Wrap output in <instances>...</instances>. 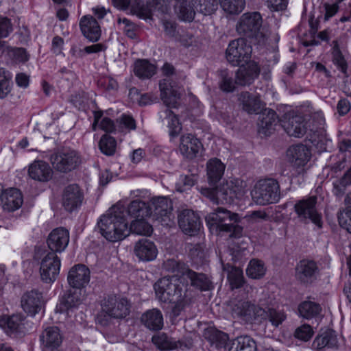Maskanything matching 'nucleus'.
<instances>
[{
	"mask_svg": "<svg viewBox=\"0 0 351 351\" xmlns=\"http://www.w3.org/2000/svg\"><path fill=\"white\" fill-rule=\"evenodd\" d=\"M195 296V293L193 290H186L183 297L180 300H176V304L172 309V314L174 317H178L181 314L186 306H189L192 302Z\"/></svg>",
	"mask_w": 351,
	"mask_h": 351,
	"instance_id": "8fccbe9b",
	"label": "nucleus"
},
{
	"mask_svg": "<svg viewBox=\"0 0 351 351\" xmlns=\"http://www.w3.org/2000/svg\"><path fill=\"white\" fill-rule=\"evenodd\" d=\"M40 341L44 351H53L62 342V335L57 326L47 327L40 335Z\"/></svg>",
	"mask_w": 351,
	"mask_h": 351,
	"instance_id": "5701e85b",
	"label": "nucleus"
},
{
	"mask_svg": "<svg viewBox=\"0 0 351 351\" xmlns=\"http://www.w3.org/2000/svg\"><path fill=\"white\" fill-rule=\"evenodd\" d=\"M60 258L54 252H48L42 259L40 267L41 280L45 283L53 282L60 273Z\"/></svg>",
	"mask_w": 351,
	"mask_h": 351,
	"instance_id": "f8f14e48",
	"label": "nucleus"
},
{
	"mask_svg": "<svg viewBox=\"0 0 351 351\" xmlns=\"http://www.w3.org/2000/svg\"><path fill=\"white\" fill-rule=\"evenodd\" d=\"M282 127L290 136L302 137L306 132V126L303 117L293 112L285 114L280 120Z\"/></svg>",
	"mask_w": 351,
	"mask_h": 351,
	"instance_id": "2eb2a0df",
	"label": "nucleus"
},
{
	"mask_svg": "<svg viewBox=\"0 0 351 351\" xmlns=\"http://www.w3.org/2000/svg\"><path fill=\"white\" fill-rule=\"evenodd\" d=\"M258 309H261V307L250 302L239 300L232 306V313L234 317H238L246 323H252L259 320Z\"/></svg>",
	"mask_w": 351,
	"mask_h": 351,
	"instance_id": "a211bd4d",
	"label": "nucleus"
},
{
	"mask_svg": "<svg viewBox=\"0 0 351 351\" xmlns=\"http://www.w3.org/2000/svg\"><path fill=\"white\" fill-rule=\"evenodd\" d=\"M163 265L166 271L176 273L178 275L181 274L182 279L185 278V272L189 269L186 267V265L183 262L176 261L173 258L167 260Z\"/></svg>",
	"mask_w": 351,
	"mask_h": 351,
	"instance_id": "13d9d810",
	"label": "nucleus"
},
{
	"mask_svg": "<svg viewBox=\"0 0 351 351\" xmlns=\"http://www.w3.org/2000/svg\"><path fill=\"white\" fill-rule=\"evenodd\" d=\"M252 197L256 204L266 205L278 201L280 198V186L274 179L259 180L252 191Z\"/></svg>",
	"mask_w": 351,
	"mask_h": 351,
	"instance_id": "39448f33",
	"label": "nucleus"
},
{
	"mask_svg": "<svg viewBox=\"0 0 351 351\" xmlns=\"http://www.w3.org/2000/svg\"><path fill=\"white\" fill-rule=\"evenodd\" d=\"M25 317L21 314H14L0 319V326L5 332L12 335L21 332V326Z\"/></svg>",
	"mask_w": 351,
	"mask_h": 351,
	"instance_id": "f704fd0d",
	"label": "nucleus"
},
{
	"mask_svg": "<svg viewBox=\"0 0 351 351\" xmlns=\"http://www.w3.org/2000/svg\"><path fill=\"white\" fill-rule=\"evenodd\" d=\"M266 272V267L264 263L258 259H252L246 269L247 276L252 279L262 278Z\"/></svg>",
	"mask_w": 351,
	"mask_h": 351,
	"instance_id": "49530a36",
	"label": "nucleus"
},
{
	"mask_svg": "<svg viewBox=\"0 0 351 351\" xmlns=\"http://www.w3.org/2000/svg\"><path fill=\"white\" fill-rule=\"evenodd\" d=\"M13 31L11 20L0 15V39L7 38Z\"/></svg>",
	"mask_w": 351,
	"mask_h": 351,
	"instance_id": "e2e57ef3",
	"label": "nucleus"
},
{
	"mask_svg": "<svg viewBox=\"0 0 351 351\" xmlns=\"http://www.w3.org/2000/svg\"><path fill=\"white\" fill-rule=\"evenodd\" d=\"M151 217L156 221L161 223L162 226H170L174 216L172 213L173 204L170 199L167 197H154L149 202Z\"/></svg>",
	"mask_w": 351,
	"mask_h": 351,
	"instance_id": "1a4fd4ad",
	"label": "nucleus"
},
{
	"mask_svg": "<svg viewBox=\"0 0 351 351\" xmlns=\"http://www.w3.org/2000/svg\"><path fill=\"white\" fill-rule=\"evenodd\" d=\"M317 197L311 196L298 201L294 206V210L302 221L311 220L318 228L322 227V216L316 208Z\"/></svg>",
	"mask_w": 351,
	"mask_h": 351,
	"instance_id": "9d476101",
	"label": "nucleus"
},
{
	"mask_svg": "<svg viewBox=\"0 0 351 351\" xmlns=\"http://www.w3.org/2000/svg\"><path fill=\"white\" fill-rule=\"evenodd\" d=\"M50 160L55 169L66 173L76 169L80 164L78 154L69 148H63L53 153Z\"/></svg>",
	"mask_w": 351,
	"mask_h": 351,
	"instance_id": "6e6552de",
	"label": "nucleus"
},
{
	"mask_svg": "<svg viewBox=\"0 0 351 351\" xmlns=\"http://www.w3.org/2000/svg\"><path fill=\"white\" fill-rule=\"evenodd\" d=\"M229 351H257V346L250 336H240L232 341Z\"/></svg>",
	"mask_w": 351,
	"mask_h": 351,
	"instance_id": "a19ab883",
	"label": "nucleus"
},
{
	"mask_svg": "<svg viewBox=\"0 0 351 351\" xmlns=\"http://www.w3.org/2000/svg\"><path fill=\"white\" fill-rule=\"evenodd\" d=\"M67 281L71 288L82 290L90 281L89 269L82 264L74 265L68 273Z\"/></svg>",
	"mask_w": 351,
	"mask_h": 351,
	"instance_id": "6ab92c4d",
	"label": "nucleus"
},
{
	"mask_svg": "<svg viewBox=\"0 0 351 351\" xmlns=\"http://www.w3.org/2000/svg\"><path fill=\"white\" fill-rule=\"evenodd\" d=\"M117 123H119L120 127L123 126L129 130H134L136 128L135 120L129 115L123 114L119 119H117Z\"/></svg>",
	"mask_w": 351,
	"mask_h": 351,
	"instance_id": "69168bd1",
	"label": "nucleus"
},
{
	"mask_svg": "<svg viewBox=\"0 0 351 351\" xmlns=\"http://www.w3.org/2000/svg\"><path fill=\"white\" fill-rule=\"evenodd\" d=\"M131 304L125 298L108 295L101 303L102 311L113 318H125L130 314Z\"/></svg>",
	"mask_w": 351,
	"mask_h": 351,
	"instance_id": "9b49d317",
	"label": "nucleus"
},
{
	"mask_svg": "<svg viewBox=\"0 0 351 351\" xmlns=\"http://www.w3.org/2000/svg\"><path fill=\"white\" fill-rule=\"evenodd\" d=\"M83 300L82 290L71 288L61 297L60 303L56 306V311L62 313L76 308Z\"/></svg>",
	"mask_w": 351,
	"mask_h": 351,
	"instance_id": "4be33fe9",
	"label": "nucleus"
},
{
	"mask_svg": "<svg viewBox=\"0 0 351 351\" xmlns=\"http://www.w3.org/2000/svg\"><path fill=\"white\" fill-rule=\"evenodd\" d=\"M11 51L13 53L15 60L19 62H25L29 58V55L27 52L26 49L22 47L20 48H12Z\"/></svg>",
	"mask_w": 351,
	"mask_h": 351,
	"instance_id": "338daca9",
	"label": "nucleus"
},
{
	"mask_svg": "<svg viewBox=\"0 0 351 351\" xmlns=\"http://www.w3.org/2000/svg\"><path fill=\"white\" fill-rule=\"evenodd\" d=\"M222 9L230 14H238L245 5V0H219Z\"/></svg>",
	"mask_w": 351,
	"mask_h": 351,
	"instance_id": "5fc2aeb1",
	"label": "nucleus"
},
{
	"mask_svg": "<svg viewBox=\"0 0 351 351\" xmlns=\"http://www.w3.org/2000/svg\"><path fill=\"white\" fill-rule=\"evenodd\" d=\"M163 116H165V119H167L168 125L170 128V135L171 136H177L181 130L180 123L177 116L168 108L165 109L162 112V114L160 115L161 117Z\"/></svg>",
	"mask_w": 351,
	"mask_h": 351,
	"instance_id": "4d7b16f0",
	"label": "nucleus"
},
{
	"mask_svg": "<svg viewBox=\"0 0 351 351\" xmlns=\"http://www.w3.org/2000/svg\"><path fill=\"white\" fill-rule=\"evenodd\" d=\"M225 165L218 158H212L207 162V176L210 185L219 182L224 173Z\"/></svg>",
	"mask_w": 351,
	"mask_h": 351,
	"instance_id": "c9c22d12",
	"label": "nucleus"
},
{
	"mask_svg": "<svg viewBox=\"0 0 351 351\" xmlns=\"http://www.w3.org/2000/svg\"><path fill=\"white\" fill-rule=\"evenodd\" d=\"M332 61L333 63L338 66L342 73L346 75L347 74L348 64L338 46H335L333 48Z\"/></svg>",
	"mask_w": 351,
	"mask_h": 351,
	"instance_id": "052dcab7",
	"label": "nucleus"
},
{
	"mask_svg": "<svg viewBox=\"0 0 351 351\" xmlns=\"http://www.w3.org/2000/svg\"><path fill=\"white\" fill-rule=\"evenodd\" d=\"M141 322L150 330H159L163 326V316L159 309L152 308L143 313Z\"/></svg>",
	"mask_w": 351,
	"mask_h": 351,
	"instance_id": "2f4dec72",
	"label": "nucleus"
},
{
	"mask_svg": "<svg viewBox=\"0 0 351 351\" xmlns=\"http://www.w3.org/2000/svg\"><path fill=\"white\" fill-rule=\"evenodd\" d=\"M23 202V196L20 191L16 188H10L4 189L2 203L0 206L5 210L14 211L21 206Z\"/></svg>",
	"mask_w": 351,
	"mask_h": 351,
	"instance_id": "c756f323",
	"label": "nucleus"
},
{
	"mask_svg": "<svg viewBox=\"0 0 351 351\" xmlns=\"http://www.w3.org/2000/svg\"><path fill=\"white\" fill-rule=\"evenodd\" d=\"M69 242V230L62 227L53 230L47 239L48 247L51 250L50 252H54L55 254L63 252L67 247Z\"/></svg>",
	"mask_w": 351,
	"mask_h": 351,
	"instance_id": "412c9836",
	"label": "nucleus"
},
{
	"mask_svg": "<svg viewBox=\"0 0 351 351\" xmlns=\"http://www.w3.org/2000/svg\"><path fill=\"white\" fill-rule=\"evenodd\" d=\"M239 100L243 106V109L249 114H258L261 110L262 105L258 97L252 95L249 92L241 93Z\"/></svg>",
	"mask_w": 351,
	"mask_h": 351,
	"instance_id": "4c0bfd02",
	"label": "nucleus"
},
{
	"mask_svg": "<svg viewBox=\"0 0 351 351\" xmlns=\"http://www.w3.org/2000/svg\"><path fill=\"white\" fill-rule=\"evenodd\" d=\"M319 274V267L314 261L302 260L295 267V277L303 284H311L317 279Z\"/></svg>",
	"mask_w": 351,
	"mask_h": 351,
	"instance_id": "f3484780",
	"label": "nucleus"
},
{
	"mask_svg": "<svg viewBox=\"0 0 351 351\" xmlns=\"http://www.w3.org/2000/svg\"><path fill=\"white\" fill-rule=\"evenodd\" d=\"M261 25L262 17L258 12H247L240 18L237 25V31L241 36L260 43L264 37L260 31Z\"/></svg>",
	"mask_w": 351,
	"mask_h": 351,
	"instance_id": "423d86ee",
	"label": "nucleus"
},
{
	"mask_svg": "<svg viewBox=\"0 0 351 351\" xmlns=\"http://www.w3.org/2000/svg\"><path fill=\"white\" fill-rule=\"evenodd\" d=\"M183 280L189 281L191 286L203 291H208L213 288L210 280L203 273H197L191 269L185 272V278Z\"/></svg>",
	"mask_w": 351,
	"mask_h": 351,
	"instance_id": "473e14b6",
	"label": "nucleus"
},
{
	"mask_svg": "<svg viewBox=\"0 0 351 351\" xmlns=\"http://www.w3.org/2000/svg\"><path fill=\"white\" fill-rule=\"evenodd\" d=\"M158 299L162 302H172L183 297L186 290H192L189 285L176 277L162 278L154 285Z\"/></svg>",
	"mask_w": 351,
	"mask_h": 351,
	"instance_id": "7ed1b4c3",
	"label": "nucleus"
},
{
	"mask_svg": "<svg viewBox=\"0 0 351 351\" xmlns=\"http://www.w3.org/2000/svg\"><path fill=\"white\" fill-rule=\"evenodd\" d=\"M80 30L88 40L97 42L101 36V28L97 20L90 15L83 16L79 23Z\"/></svg>",
	"mask_w": 351,
	"mask_h": 351,
	"instance_id": "a878e982",
	"label": "nucleus"
},
{
	"mask_svg": "<svg viewBox=\"0 0 351 351\" xmlns=\"http://www.w3.org/2000/svg\"><path fill=\"white\" fill-rule=\"evenodd\" d=\"M202 149V143L192 134H188L180 138V150L186 158H196Z\"/></svg>",
	"mask_w": 351,
	"mask_h": 351,
	"instance_id": "bb28decb",
	"label": "nucleus"
},
{
	"mask_svg": "<svg viewBox=\"0 0 351 351\" xmlns=\"http://www.w3.org/2000/svg\"><path fill=\"white\" fill-rule=\"evenodd\" d=\"M45 303L43 293L37 289L26 291L21 300L22 308L31 316H35L38 313L44 308Z\"/></svg>",
	"mask_w": 351,
	"mask_h": 351,
	"instance_id": "4468645a",
	"label": "nucleus"
},
{
	"mask_svg": "<svg viewBox=\"0 0 351 351\" xmlns=\"http://www.w3.org/2000/svg\"><path fill=\"white\" fill-rule=\"evenodd\" d=\"M313 335V328L308 324L302 325L301 326L297 328L294 332V336L295 338L304 341H308L309 339H311Z\"/></svg>",
	"mask_w": 351,
	"mask_h": 351,
	"instance_id": "680f3d73",
	"label": "nucleus"
},
{
	"mask_svg": "<svg viewBox=\"0 0 351 351\" xmlns=\"http://www.w3.org/2000/svg\"><path fill=\"white\" fill-rule=\"evenodd\" d=\"M12 75L3 68H0V99H4L11 92Z\"/></svg>",
	"mask_w": 351,
	"mask_h": 351,
	"instance_id": "603ef678",
	"label": "nucleus"
},
{
	"mask_svg": "<svg viewBox=\"0 0 351 351\" xmlns=\"http://www.w3.org/2000/svg\"><path fill=\"white\" fill-rule=\"evenodd\" d=\"M189 255L195 265H201L204 263L206 258L204 246L201 243L187 244Z\"/></svg>",
	"mask_w": 351,
	"mask_h": 351,
	"instance_id": "3c124183",
	"label": "nucleus"
},
{
	"mask_svg": "<svg viewBox=\"0 0 351 351\" xmlns=\"http://www.w3.org/2000/svg\"><path fill=\"white\" fill-rule=\"evenodd\" d=\"M129 233L132 232L139 235H150L153 231V228L144 218L136 219L131 223Z\"/></svg>",
	"mask_w": 351,
	"mask_h": 351,
	"instance_id": "864d4df0",
	"label": "nucleus"
},
{
	"mask_svg": "<svg viewBox=\"0 0 351 351\" xmlns=\"http://www.w3.org/2000/svg\"><path fill=\"white\" fill-rule=\"evenodd\" d=\"M178 221L180 228L186 234L193 236L200 230V218L192 210H182L178 215Z\"/></svg>",
	"mask_w": 351,
	"mask_h": 351,
	"instance_id": "dca6fc26",
	"label": "nucleus"
},
{
	"mask_svg": "<svg viewBox=\"0 0 351 351\" xmlns=\"http://www.w3.org/2000/svg\"><path fill=\"white\" fill-rule=\"evenodd\" d=\"M200 193L209 198L214 204H230L235 199H239L243 196V190L241 186L237 185L233 181H230L219 187H202Z\"/></svg>",
	"mask_w": 351,
	"mask_h": 351,
	"instance_id": "20e7f679",
	"label": "nucleus"
},
{
	"mask_svg": "<svg viewBox=\"0 0 351 351\" xmlns=\"http://www.w3.org/2000/svg\"><path fill=\"white\" fill-rule=\"evenodd\" d=\"M28 173L34 180L47 182L51 178L53 171L48 163L38 160L29 166Z\"/></svg>",
	"mask_w": 351,
	"mask_h": 351,
	"instance_id": "7c9ffc66",
	"label": "nucleus"
},
{
	"mask_svg": "<svg viewBox=\"0 0 351 351\" xmlns=\"http://www.w3.org/2000/svg\"><path fill=\"white\" fill-rule=\"evenodd\" d=\"M97 226L101 235L109 241L115 242L125 238L129 235V230L125 207L112 206L101 217Z\"/></svg>",
	"mask_w": 351,
	"mask_h": 351,
	"instance_id": "f257e3e1",
	"label": "nucleus"
},
{
	"mask_svg": "<svg viewBox=\"0 0 351 351\" xmlns=\"http://www.w3.org/2000/svg\"><path fill=\"white\" fill-rule=\"evenodd\" d=\"M242 64L236 73L237 84L245 86L251 84L259 75L261 69L258 64L252 60Z\"/></svg>",
	"mask_w": 351,
	"mask_h": 351,
	"instance_id": "b1692460",
	"label": "nucleus"
},
{
	"mask_svg": "<svg viewBox=\"0 0 351 351\" xmlns=\"http://www.w3.org/2000/svg\"><path fill=\"white\" fill-rule=\"evenodd\" d=\"M223 269L228 272V279L232 289H238L244 285L245 278L241 268L228 263L226 265H223Z\"/></svg>",
	"mask_w": 351,
	"mask_h": 351,
	"instance_id": "79ce46f5",
	"label": "nucleus"
},
{
	"mask_svg": "<svg viewBox=\"0 0 351 351\" xmlns=\"http://www.w3.org/2000/svg\"><path fill=\"white\" fill-rule=\"evenodd\" d=\"M204 337L217 348L225 347L229 339L226 333L212 327L204 330Z\"/></svg>",
	"mask_w": 351,
	"mask_h": 351,
	"instance_id": "ea45409f",
	"label": "nucleus"
},
{
	"mask_svg": "<svg viewBox=\"0 0 351 351\" xmlns=\"http://www.w3.org/2000/svg\"><path fill=\"white\" fill-rule=\"evenodd\" d=\"M252 47L244 38L231 40L226 51V58L232 66H240L250 62Z\"/></svg>",
	"mask_w": 351,
	"mask_h": 351,
	"instance_id": "0eeeda50",
	"label": "nucleus"
},
{
	"mask_svg": "<svg viewBox=\"0 0 351 351\" xmlns=\"http://www.w3.org/2000/svg\"><path fill=\"white\" fill-rule=\"evenodd\" d=\"M175 10L180 19L184 21H191L194 19V12L186 5V0H175Z\"/></svg>",
	"mask_w": 351,
	"mask_h": 351,
	"instance_id": "09e8293b",
	"label": "nucleus"
},
{
	"mask_svg": "<svg viewBox=\"0 0 351 351\" xmlns=\"http://www.w3.org/2000/svg\"><path fill=\"white\" fill-rule=\"evenodd\" d=\"M220 88L227 93L232 92L235 88L236 80L234 81L232 76L229 74L227 70H221L219 72Z\"/></svg>",
	"mask_w": 351,
	"mask_h": 351,
	"instance_id": "bf43d9fd",
	"label": "nucleus"
},
{
	"mask_svg": "<svg viewBox=\"0 0 351 351\" xmlns=\"http://www.w3.org/2000/svg\"><path fill=\"white\" fill-rule=\"evenodd\" d=\"M159 88L160 90L161 99L164 102H167V99L171 97H176L177 95V85L170 78H165L160 81Z\"/></svg>",
	"mask_w": 351,
	"mask_h": 351,
	"instance_id": "de8ad7c7",
	"label": "nucleus"
},
{
	"mask_svg": "<svg viewBox=\"0 0 351 351\" xmlns=\"http://www.w3.org/2000/svg\"><path fill=\"white\" fill-rule=\"evenodd\" d=\"M152 340L158 349L165 351L177 348L189 350L193 346V341L190 339L176 340L164 332L154 335Z\"/></svg>",
	"mask_w": 351,
	"mask_h": 351,
	"instance_id": "ddd939ff",
	"label": "nucleus"
},
{
	"mask_svg": "<svg viewBox=\"0 0 351 351\" xmlns=\"http://www.w3.org/2000/svg\"><path fill=\"white\" fill-rule=\"evenodd\" d=\"M258 132L265 136H269L278 122L276 112L271 109H265L258 117Z\"/></svg>",
	"mask_w": 351,
	"mask_h": 351,
	"instance_id": "cd10ccee",
	"label": "nucleus"
},
{
	"mask_svg": "<svg viewBox=\"0 0 351 351\" xmlns=\"http://www.w3.org/2000/svg\"><path fill=\"white\" fill-rule=\"evenodd\" d=\"M322 308L318 303L312 301H304L298 306L300 315L305 319H311L317 316Z\"/></svg>",
	"mask_w": 351,
	"mask_h": 351,
	"instance_id": "a18cd8bd",
	"label": "nucleus"
},
{
	"mask_svg": "<svg viewBox=\"0 0 351 351\" xmlns=\"http://www.w3.org/2000/svg\"><path fill=\"white\" fill-rule=\"evenodd\" d=\"M117 142L114 137L104 134L99 142V147L101 152L106 156H112L116 151Z\"/></svg>",
	"mask_w": 351,
	"mask_h": 351,
	"instance_id": "6e6d98bb",
	"label": "nucleus"
},
{
	"mask_svg": "<svg viewBox=\"0 0 351 351\" xmlns=\"http://www.w3.org/2000/svg\"><path fill=\"white\" fill-rule=\"evenodd\" d=\"M287 161L295 168L304 167L310 160L311 153L303 144L293 145L287 150Z\"/></svg>",
	"mask_w": 351,
	"mask_h": 351,
	"instance_id": "aec40b11",
	"label": "nucleus"
},
{
	"mask_svg": "<svg viewBox=\"0 0 351 351\" xmlns=\"http://www.w3.org/2000/svg\"><path fill=\"white\" fill-rule=\"evenodd\" d=\"M131 217L138 219L151 217V211L149 207V203L136 199L130 202L125 213Z\"/></svg>",
	"mask_w": 351,
	"mask_h": 351,
	"instance_id": "58836bf2",
	"label": "nucleus"
},
{
	"mask_svg": "<svg viewBox=\"0 0 351 351\" xmlns=\"http://www.w3.org/2000/svg\"><path fill=\"white\" fill-rule=\"evenodd\" d=\"M313 346L317 349L324 348H336L338 341L335 332L333 330H327L318 335L313 341Z\"/></svg>",
	"mask_w": 351,
	"mask_h": 351,
	"instance_id": "e433bc0d",
	"label": "nucleus"
},
{
	"mask_svg": "<svg viewBox=\"0 0 351 351\" xmlns=\"http://www.w3.org/2000/svg\"><path fill=\"white\" fill-rule=\"evenodd\" d=\"M337 218L340 226L351 233V213H338Z\"/></svg>",
	"mask_w": 351,
	"mask_h": 351,
	"instance_id": "0e129e2a",
	"label": "nucleus"
},
{
	"mask_svg": "<svg viewBox=\"0 0 351 351\" xmlns=\"http://www.w3.org/2000/svg\"><path fill=\"white\" fill-rule=\"evenodd\" d=\"M156 66L147 60H138L135 62L134 73L141 79H149L156 73Z\"/></svg>",
	"mask_w": 351,
	"mask_h": 351,
	"instance_id": "37998d69",
	"label": "nucleus"
},
{
	"mask_svg": "<svg viewBox=\"0 0 351 351\" xmlns=\"http://www.w3.org/2000/svg\"><path fill=\"white\" fill-rule=\"evenodd\" d=\"M258 316L261 322L263 319H268L275 328H278L287 319V315L284 311L274 308L267 307L266 308L258 309Z\"/></svg>",
	"mask_w": 351,
	"mask_h": 351,
	"instance_id": "72a5a7b5",
	"label": "nucleus"
},
{
	"mask_svg": "<svg viewBox=\"0 0 351 351\" xmlns=\"http://www.w3.org/2000/svg\"><path fill=\"white\" fill-rule=\"evenodd\" d=\"M135 255L142 261H151L156 258L158 250L154 242L147 239H142L135 244Z\"/></svg>",
	"mask_w": 351,
	"mask_h": 351,
	"instance_id": "c85d7f7f",
	"label": "nucleus"
},
{
	"mask_svg": "<svg viewBox=\"0 0 351 351\" xmlns=\"http://www.w3.org/2000/svg\"><path fill=\"white\" fill-rule=\"evenodd\" d=\"M239 215L222 207H217L206 217L209 228L217 234L229 233V237L240 239L243 235V228L237 224Z\"/></svg>",
	"mask_w": 351,
	"mask_h": 351,
	"instance_id": "f03ea898",
	"label": "nucleus"
},
{
	"mask_svg": "<svg viewBox=\"0 0 351 351\" xmlns=\"http://www.w3.org/2000/svg\"><path fill=\"white\" fill-rule=\"evenodd\" d=\"M156 11L149 1L145 3L142 0H134L131 5V12L141 19H152L153 12Z\"/></svg>",
	"mask_w": 351,
	"mask_h": 351,
	"instance_id": "c03bdc74",
	"label": "nucleus"
},
{
	"mask_svg": "<svg viewBox=\"0 0 351 351\" xmlns=\"http://www.w3.org/2000/svg\"><path fill=\"white\" fill-rule=\"evenodd\" d=\"M162 23L166 36L170 38H174L177 36L178 32L176 30V24L175 22L164 20Z\"/></svg>",
	"mask_w": 351,
	"mask_h": 351,
	"instance_id": "774afa93",
	"label": "nucleus"
},
{
	"mask_svg": "<svg viewBox=\"0 0 351 351\" xmlns=\"http://www.w3.org/2000/svg\"><path fill=\"white\" fill-rule=\"evenodd\" d=\"M83 193L77 184L67 186L62 195V204L65 210L72 212L82 202Z\"/></svg>",
	"mask_w": 351,
	"mask_h": 351,
	"instance_id": "393cba45",
	"label": "nucleus"
}]
</instances>
